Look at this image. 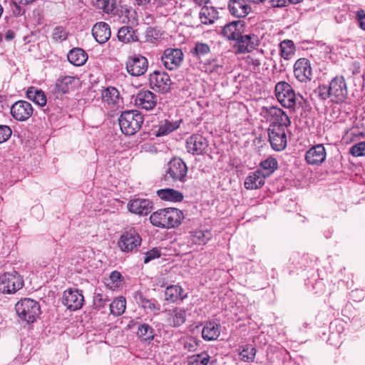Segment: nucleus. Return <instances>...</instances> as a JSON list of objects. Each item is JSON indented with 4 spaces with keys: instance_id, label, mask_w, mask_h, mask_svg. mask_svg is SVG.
<instances>
[{
    "instance_id": "obj_8",
    "label": "nucleus",
    "mask_w": 365,
    "mask_h": 365,
    "mask_svg": "<svg viewBox=\"0 0 365 365\" xmlns=\"http://www.w3.org/2000/svg\"><path fill=\"white\" fill-rule=\"evenodd\" d=\"M187 168L183 160L174 158L168 164L166 177L172 178L174 181L184 182L187 180Z\"/></svg>"
},
{
    "instance_id": "obj_25",
    "label": "nucleus",
    "mask_w": 365,
    "mask_h": 365,
    "mask_svg": "<svg viewBox=\"0 0 365 365\" xmlns=\"http://www.w3.org/2000/svg\"><path fill=\"white\" fill-rule=\"evenodd\" d=\"M220 324L213 321H209L205 322L202 327V337L207 341H215L220 336Z\"/></svg>"
},
{
    "instance_id": "obj_14",
    "label": "nucleus",
    "mask_w": 365,
    "mask_h": 365,
    "mask_svg": "<svg viewBox=\"0 0 365 365\" xmlns=\"http://www.w3.org/2000/svg\"><path fill=\"white\" fill-rule=\"evenodd\" d=\"M31 104L26 101H18L11 107L12 117L19 121H25L33 114Z\"/></svg>"
},
{
    "instance_id": "obj_46",
    "label": "nucleus",
    "mask_w": 365,
    "mask_h": 365,
    "mask_svg": "<svg viewBox=\"0 0 365 365\" xmlns=\"http://www.w3.org/2000/svg\"><path fill=\"white\" fill-rule=\"evenodd\" d=\"M68 32L63 26H56L52 33V38L54 41L61 43L66 40Z\"/></svg>"
},
{
    "instance_id": "obj_63",
    "label": "nucleus",
    "mask_w": 365,
    "mask_h": 365,
    "mask_svg": "<svg viewBox=\"0 0 365 365\" xmlns=\"http://www.w3.org/2000/svg\"><path fill=\"white\" fill-rule=\"evenodd\" d=\"M245 187L247 190L251 189V176L248 175L245 181Z\"/></svg>"
},
{
    "instance_id": "obj_4",
    "label": "nucleus",
    "mask_w": 365,
    "mask_h": 365,
    "mask_svg": "<svg viewBox=\"0 0 365 365\" xmlns=\"http://www.w3.org/2000/svg\"><path fill=\"white\" fill-rule=\"evenodd\" d=\"M289 125H270L268 129V137L273 150L282 151L285 149L287 144V132Z\"/></svg>"
},
{
    "instance_id": "obj_33",
    "label": "nucleus",
    "mask_w": 365,
    "mask_h": 365,
    "mask_svg": "<svg viewBox=\"0 0 365 365\" xmlns=\"http://www.w3.org/2000/svg\"><path fill=\"white\" fill-rule=\"evenodd\" d=\"M118 38L120 41L128 43L138 41V36L134 29L130 26H123L118 31Z\"/></svg>"
},
{
    "instance_id": "obj_7",
    "label": "nucleus",
    "mask_w": 365,
    "mask_h": 365,
    "mask_svg": "<svg viewBox=\"0 0 365 365\" xmlns=\"http://www.w3.org/2000/svg\"><path fill=\"white\" fill-rule=\"evenodd\" d=\"M275 95L278 101L287 108H293L296 104V95L292 86L284 81L275 86Z\"/></svg>"
},
{
    "instance_id": "obj_18",
    "label": "nucleus",
    "mask_w": 365,
    "mask_h": 365,
    "mask_svg": "<svg viewBox=\"0 0 365 365\" xmlns=\"http://www.w3.org/2000/svg\"><path fill=\"white\" fill-rule=\"evenodd\" d=\"M208 146L207 140L201 135H192L186 142L187 152L192 155L202 154Z\"/></svg>"
},
{
    "instance_id": "obj_24",
    "label": "nucleus",
    "mask_w": 365,
    "mask_h": 365,
    "mask_svg": "<svg viewBox=\"0 0 365 365\" xmlns=\"http://www.w3.org/2000/svg\"><path fill=\"white\" fill-rule=\"evenodd\" d=\"M228 8L230 14L237 18L245 17L250 11L246 0H230Z\"/></svg>"
},
{
    "instance_id": "obj_35",
    "label": "nucleus",
    "mask_w": 365,
    "mask_h": 365,
    "mask_svg": "<svg viewBox=\"0 0 365 365\" xmlns=\"http://www.w3.org/2000/svg\"><path fill=\"white\" fill-rule=\"evenodd\" d=\"M138 303L146 312H153L155 314H158L160 309V304L153 299H148L140 296Z\"/></svg>"
},
{
    "instance_id": "obj_54",
    "label": "nucleus",
    "mask_w": 365,
    "mask_h": 365,
    "mask_svg": "<svg viewBox=\"0 0 365 365\" xmlns=\"http://www.w3.org/2000/svg\"><path fill=\"white\" fill-rule=\"evenodd\" d=\"M160 256V252L158 249H152L151 250L146 252L143 262L145 264L148 263L150 261L158 258Z\"/></svg>"
},
{
    "instance_id": "obj_13",
    "label": "nucleus",
    "mask_w": 365,
    "mask_h": 365,
    "mask_svg": "<svg viewBox=\"0 0 365 365\" xmlns=\"http://www.w3.org/2000/svg\"><path fill=\"white\" fill-rule=\"evenodd\" d=\"M62 302L68 309L75 311L82 307L84 297L78 289H68L63 292Z\"/></svg>"
},
{
    "instance_id": "obj_43",
    "label": "nucleus",
    "mask_w": 365,
    "mask_h": 365,
    "mask_svg": "<svg viewBox=\"0 0 365 365\" xmlns=\"http://www.w3.org/2000/svg\"><path fill=\"white\" fill-rule=\"evenodd\" d=\"M91 3L94 7L107 14L112 12L114 9L111 0H91Z\"/></svg>"
},
{
    "instance_id": "obj_22",
    "label": "nucleus",
    "mask_w": 365,
    "mask_h": 365,
    "mask_svg": "<svg viewBox=\"0 0 365 365\" xmlns=\"http://www.w3.org/2000/svg\"><path fill=\"white\" fill-rule=\"evenodd\" d=\"M92 35L98 43H106L111 36L110 26L103 21L96 23L92 29Z\"/></svg>"
},
{
    "instance_id": "obj_53",
    "label": "nucleus",
    "mask_w": 365,
    "mask_h": 365,
    "mask_svg": "<svg viewBox=\"0 0 365 365\" xmlns=\"http://www.w3.org/2000/svg\"><path fill=\"white\" fill-rule=\"evenodd\" d=\"M267 134L268 131H267L266 130H262L259 135L258 137H256V138L254 140L255 145L257 146L259 148H262L263 145H266Z\"/></svg>"
},
{
    "instance_id": "obj_28",
    "label": "nucleus",
    "mask_w": 365,
    "mask_h": 365,
    "mask_svg": "<svg viewBox=\"0 0 365 365\" xmlns=\"http://www.w3.org/2000/svg\"><path fill=\"white\" fill-rule=\"evenodd\" d=\"M67 58L71 63L76 66H83L86 62L88 55L82 48H74L68 52Z\"/></svg>"
},
{
    "instance_id": "obj_61",
    "label": "nucleus",
    "mask_w": 365,
    "mask_h": 365,
    "mask_svg": "<svg viewBox=\"0 0 365 365\" xmlns=\"http://www.w3.org/2000/svg\"><path fill=\"white\" fill-rule=\"evenodd\" d=\"M135 4L140 6H147L151 0H134Z\"/></svg>"
},
{
    "instance_id": "obj_32",
    "label": "nucleus",
    "mask_w": 365,
    "mask_h": 365,
    "mask_svg": "<svg viewBox=\"0 0 365 365\" xmlns=\"http://www.w3.org/2000/svg\"><path fill=\"white\" fill-rule=\"evenodd\" d=\"M26 96L29 100L41 107L46 104L47 99L44 92L36 88H29L26 92Z\"/></svg>"
},
{
    "instance_id": "obj_41",
    "label": "nucleus",
    "mask_w": 365,
    "mask_h": 365,
    "mask_svg": "<svg viewBox=\"0 0 365 365\" xmlns=\"http://www.w3.org/2000/svg\"><path fill=\"white\" fill-rule=\"evenodd\" d=\"M137 334L143 341L152 340L154 338V329L148 324H142L138 327Z\"/></svg>"
},
{
    "instance_id": "obj_49",
    "label": "nucleus",
    "mask_w": 365,
    "mask_h": 365,
    "mask_svg": "<svg viewBox=\"0 0 365 365\" xmlns=\"http://www.w3.org/2000/svg\"><path fill=\"white\" fill-rule=\"evenodd\" d=\"M315 93L322 100H327L330 98L331 99V92L329 91V85L319 86L315 91Z\"/></svg>"
},
{
    "instance_id": "obj_40",
    "label": "nucleus",
    "mask_w": 365,
    "mask_h": 365,
    "mask_svg": "<svg viewBox=\"0 0 365 365\" xmlns=\"http://www.w3.org/2000/svg\"><path fill=\"white\" fill-rule=\"evenodd\" d=\"M179 125L180 124L178 121H169L166 120L161 122L157 131V136L166 135L170 132L176 130Z\"/></svg>"
},
{
    "instance_id": "obj_19",
    "label": "nucleus",
    "mask_w": 365,
    "mask_h": 365,
    "mask_svg": "<svg viewBox=\"0 0 365 365\" xmlns=\"http://www.w3.org/2000/svg\"><path fill=\"white\" fill-rule=\"evenodd\" d=\"M157 103L156 96L150 91H140L135 98V105L146 110H152Z\"/></svg>"
},
{
    "instance_id": "obj_21",
    "label": "nucleus",
    "mask_w": 365,
    "mask_h": 365,
    "mask_svg": "<svg viewBox=\"0 0 365 365\" xmlns=\"http://www.w3.org/2000/svg\"><path fill=\"white\" fill-rule=\"evenodd\" d=\"M152 202L148 199L137 198L131 200L128 203V210L134 214L139 215H146L152 210Z\"/></svg>"
},
{
    "instance_id": "obj_62",
    "label": "nucleus",
    "mask_w": 365,
    "mask_h": 365,
    "mask_svg": "<svg viewBox=\"0 0 365 365\" xmlns=\"http://www.w3.org/2000/svg\"><path fill=\"white\" fill-rule=\"evenodd\" d=\"M14 36H15L14 33L12 31L9 30V31H7V32L6 34L5 38L6 41H11L14 38Z\"/></svg>"
},
{
    "instance_id": "obj_59",
    "label": "nucleus",
    "mask_w": 365,
    "mask_h": 365,
    "mask_svg": "<svg viewBox=\"0 0 365 365\" xmlns=\"http://www.w3.org/2000/svg\"><path fill=\"white\" fill-rule=\"evenodd\" d=\"M357 20L360 28L365 31V13L364 11L357 13Z\"/></svg>"
},
{
    "instance_id": "obj_10",
    "label": "nucleus",
    "mask_w": 365,
    "mask_h": 365,
    "mask_svg": "<svg viewBox=\"0 0 365 365\" xmlns=\"http://www.w3.org/2000/svg\"><path fill=\"white\" fill-rule=\"evenodd\" d=\"M141 238L134 228H130L121 235L118 245L123 252H130L140 245Z\"/></svg>"
},
{
    "instance_id": "obj_48",
    "label": "nucleus",
    "mask_w": 365,
    "mask_h": 365,
    "mask_svg": "<svg viewBox=\"0 0 365 365\" xmlns=\"http://www.w3.org/2000/svg\"><path fill=\"white\" fill-rule=\"evenodd\" d=\"M350 153L355 157L365 156V142H360L350 148Z\"/></svg>"
},
{
    "instance_id": "obj_12",
    "label": "nucleus",
    "mask_w": 365,
    "mask_h": 365,
    "mask_svg": "<svg viewBox=\"0 0 365 365\" xmlns=\"http://www.w3.org/2000/svg\"><path fill=\"white\" fill-rule=\"evenodd\" d=\"M148 67V60L143 56L129 57L126 61L127 71L133 76H140L144 74Z\"/></svg>"
},
{
    "instance_id": "obj_27",
    "label": "nucleus",
    "mask_w": 365,
    "mask_h": 365,
    "mask_svg": "<svg viewBox=\"0 0 365 365\" xmlns=\"http://www.w3.org/2000/svg\"><path fill=\"white\" fill-rule=\"evenodd\" d=\"M186 297L187 294H184L183 289L177 284L168 286L165 291V299L170 302L182 300Z\"/></svg>"
},
{
    "instance_id": "obj_37",
    "label": "nucleus",
    "mask_w": 365,
    "mask_h": 365,
    "mask_svg": "<svg viewBox=\"0 0 365 365\" xmlns=\"http://www.w3.org/2000/svg\"><path fill=\"white\" fill-rule=\"evenodd\" d=\"M281 56L288 60L295 53V46L292 41L284 40L279 43Z\"/></svg>"
},
{
    "instance_id": "obj_55",
    "label": "nucleus",
    "mask_w": 365,
    "mask_h": 365,
    "mask_svg": "<svg viewBox=\"0 0 365 365\" xmlns=\"http://www.w3.org/2000/svg\"><path fill=\"white\" fill-rule=\"evenodd\" d=\"M251 354V351L250 349V345L247 344L244 346H242L239 349V356L240 359L244 361H248L250 359V355Z\"/></svg>"
},
{
    "instance_id": "obj_6",
    "label": "nucleus",
    "mask_w": 365,
    "mask_h": 365,
    "mask_svg": "<svg viewBox=\"0 0 365 365\" xmlns=\"http://www.w3.org/2000/svg\"><path fill=\"white\" fill-rule=\"evenodd\" d=\"M23 286L21 277L15 271L0 276V292L4 294L15 293Z\"/></svg>"
},
{
    "instance_id": "obj_15",
    "label": "nucleus",
    "mask_w": 365,
    "mask_h": 365,
    "mask_svg": "<svg viewBox=\"0 0 365 365\" xmlns=\"http://www.w3.org/2000/svg\"><path fill=\"white\" fill-rule=\"evenodd\" d=\"M294 75L300 82L304 83L311 81L312 70L309 61L304 58L298 59L294 65Z\"/></svg>"
},
{
    "instance_id": "obj_44",
    "label": "nucleus",
    "mask_w": 365,
    "mask_h": 365,
    "mask_svg": "<svg viewBox=\"0 0 365 365\" xmlns=\"http://www.w3.org/2000/svg\"><path fill=\"white\" fill-rule=\"evenodd\" d=\"M209 356L206 353L193 355L188 359V365H207L209 361Z\"/></svg>"
},
{
    "instance_id": "obj_5",
    "label": "nucleus",
    "mask_w": 365,
    "mask_h": 365,
    "mask_svg": "<svg viewBox=\"0 0 365 365\" xmlns=\"http://www.w3.org/2000/svg\"><path fill=\"white\" fill-rule=\"evenodd\" d=\"M262 120L270 122L271 125H290L291 121L288 115L279 108L276 106H263L259 110Z\"/></svg>"
},
{
    "instance_id": "obj_57",
    "label": "nucleus",
    "mask_w": 365,
    "mask_h": 365,
    "mask_svg": "<svg viewBox=\"0 0 365 365\" xmlns=\"http://www.w3.org/2000/svg\"><path fill=\"white\" fill-rule=\"evenodd\" d=\"M20 4H19V1H18L17 0H12L10 2V6L11 7L12 13L16 16H20L24 13Z\"/></svg>"
},
{
    "instance_id": "obj_56",
    "label": "nucleus",
    "mask_w": 365,
    "mask_h": 365,
    "mask_svg": "<svg viewBox=\"0 0 365 365\" xmlns=\"http://www.w3.org/2000/svg\"><path fill=\"white\" fill-rule=\"evenodd\" d=\"M121 274L119 272L114 271L110 275L109 280L112 282L113 284L110 285V283H108V286H110L111 288H115L119 286L120 284V279Z\"/></svg>"
},
{
    "instance_id": "obj_20",
    "label": "nucleus",
    "mask_w": 365,
    "mask_h": 365,
    "mask_svg": "<svg viewBox=\"0 0 365 365\" xmlns=\"http://www.w3.org/2000/svg\"><path fill=\"white\" fill-rule=\"evenodd\" d=\"M327 153L322 144H318L309 148L305 155V160L309 165L322 164L326 159Z\"/></svg>"
},
{
    "instance_id": "obj_16",
    "label": "nucleus",
    "mask_w": 365,
    "mask_h": 365,
    "mask_svg": "<svg viewBox=\"0 0 365 365\" xmlns=\"http://www.w3.org/2000/svg\"><path fill=\"white\" fill-rule=\"evenodd\" d=\"M150 85L153 89L166 93L170 88V76L165 72L154 71L150 75Z\"/></svg>"
},
{
    "instance_id": "obj_51",
    "label": "nucleus",
    "mask_w": 365,
    "mask_h": 365,
    "mask_svg": "<svg viewBox=\"0 0 365 365\" xmlns=\"http://www.w3.org/2000/svg\"><path fill=\"white\" fill-rule=\"evenodd\" d=\"M108 301L107 298L101 294H96L93 298V305L96 309H101L104 307Z\"/></svg>"
},
{
    "instance_id": "obj_11",
    "label": "nucleus",
    "mask_w": 365,
    "mask_h": 365,
    "mask_svg": "<svg viewBox=\"0 0 365 365\" xmlns=\"http://www.w3.org/2000/svg\"><path fill=\"white\" fill-rule=\"evenodd\" d=\"M183 60V53L179 48H167L161 57L163 65L168 70L178 68Z\"/></svg>"
},
{
    "instance_id": "obj_39",
    "label": "nucleus",
    "mask_w": 365,
    "mask_h": 365,
    "mask_svg": "<svg viewBox=\"0 0 365 365\" xmlns=\"http://www.w3.org/2000/svg\"><path fill=\"white\" fill-rule=\"evenodd\" d=\"M125 299L123 297L114 299L109 305L110 313L114 316H120L125 309Z\"/></svg>"
},
{
    "instance_id": "obj_47",
    "label": "nucleus",
    "mask_w": 365,
    "mask_h": 365,
    "mask_svg": "<svg viewBox=\"0 0 365 365\" xmlns=\"http://www.w3.org/2000/svg\"><path fill=\"white\" fill-rule=\"evenodd\" d=\"M267 176H264L261 173L260 170H257L252 174V189H257L261 187L264 184V180Z\"/></svg>"
},
{
    "instance_id": "obj_9",
    "label": "nucleus",
    "mask_w": 365,
    "mask_h": 365,
    "mask_svg": "<svg viewBox=\"0 0 365 365\" xmlns=\"http://www.w3.org/2000/svg\"><path fill=\"white\" fill-rule=\"evenodd\" d=\"M329 91L331 95V101L335 103L343 102L347 96V87L344 78L337 76L332 78L329 83Z\"/></svg>"
},
{
    "instance_id": "obj_64",
    "label": "nucleus",
    "mask_w": 365,
    "mask_h": 365,
    "mask_svg": "<svg viewBox=\"0 0 365 365\" xmlns=\"http://www.w3.org/2000/svg\"><path fill=\"white\" fill-rule=\"evenodd\" d=\"M17 1H19V4H21L22 5H27L29 4L32 3L34 0H17Z\"/></svg>"
},
{
    "instance_id": "obj_60",
    "label": "nucleus",
    "mask_w": 365,
    "mask_h": 365,
    "mask_svg": "<svg viewBox=\"0 0 365 365\" xmlns=\"http://www.w3.org/2000/svg\"><path fill=\"white\" fill-rule=\"evenodd\" d=\"M273 7H283L287 6V0H271Z\"/></svg>"
},
{
    "instance_id": "obj_52",
    "label": "nucleus",
    "mask_w": 365,
    "mask_h": 365,
    "mask_svg": "<svg viewBox=\"0 0 365 365\" xmlns=\"http://www.w3.org/2000/svg\"><path fill=\"white\" fill-rule=\"evenodd\" d=\"M11 130L7 125H0V143L6 142L11 135Z\"/></svg>"
},
{
    "instance_id": "obj_2",
    "label": "nucleus",
    "mask_w": 365,
    "mask_h": 365,
    "mask_svg": "<svg viewBox=\"0 0 365 365\" xmlns=\"http://www.w3.org/2000/svg\"><path fill=\"white\" fill-rule=\"evenodd\" d=\"M143 116L137 110H127L121 113L118 121L121 131L126 135L136 133L143 123Z\"/></svg>"
},
{
    "instance_id": "obj_42",
    "label": "nucleus",
    "mask_w": 365,
    "mask_h": 365,
    "mask_svg": "<svg viewBox=\"0 0 365 365\" xmlns=\"http://www.w3.org/2000/svg\"><path fill=\"white\" fill-rule=\"evenodd\" d=\"M251 42V36L250 35H244L241 34V36L239 37L238 39H236V43L235 47L237 48V51L240 53H245L250 52L249 46Z\"/></svg>"
},
{
    "instance_id": "obj_34",
    "label": "nucleus",
    "mask_w": 365,
    "mask_h": 365,
    "mask_svg": "<svg viewBox=\"0 0 365 365\" xmlns=\"http://www.w3.org/2000/svg\"><path fill=\"white\" fill-rule=\"evenodd\" d=\"M102 100L108 105H115L119 101V92L114 87H108L102 91Z\"/></svg>"
},
{
    "instance_id": "obj_50",
    "label": "nucleus",
    "mask_w": 365,
    "mask_h": 365,
    "mask_svg": "<svg viewBox=\"0 0 365 365\" xmlns=\"http://www.w3.org/2000/svg\"><path fill=\"white\" fill-rule=\"evenodd\" d=\"M146 39L148 41L155 43V41L158 40L161 37V33L160 31L155 28H149L146 31Z\"/></svg>"
},
{
    "instance_id": "obj_58",
    "label": "nucleus",
    "mask_w": 365,
    "mask_h": 365,
    "mask_svg": "<svg viewBox=\"0 0 365 365\" xmlns=\"http://www.w3.org/2000/svg\"><path fill=\"white\" fill-rule=\"evenodd\" d=\"M220 68V66L215 60L205 65V71L209 73L217 72Z\"/></svg>"
},
{
    "instance_id": "obj_26",
    "label": "nucleus",
    "mask_w": 365,
    "mask_h": 365,
    "mask_svg": "<svg viewBox=\"0 0 365 365\" xmlns=\"http://www.w3.org/2000/svg\"><path fill=\"white\" fill-rule=\"evenodd\" d=\"M78 83V78L66 76L58 79L56 88L58 91L62 93H66L73 90Z\"/></svg>"
},
{
    "instance_id": "obj_23",
    "label": "nucleus",
    "mask_w": 365,
    "mask_h": 365,
    "mask_svg": "<svg viewBox=\"0 0 365 365\" xmlns=\"http://www.w3.org/2000/svg\"><path fill=\"white\" fill-rule=\"evenodd\" d=\"M244 21H234L224 26L222 34L228 39L236 40L238 39L244 32Z\"/></svg>"
},
{
    "instance_id": "obj_45",
    "label": "nucleus",
    "mask_w": 365,
    "mask_h": 365,
    "mask_svg": "<svg viewBox=\"0 0 365 365\" xmlns=\"http://www.w3.org/2000/svg\"><path fill=\"white\" fill-rule=\"evenodd\" d=\"M199 341L193 336H185L182 339L183 347L189 351H195L199 346Z\"/></svg>"
},
{
    "instance_id": "obj_36",
    "label": "nucleus",
    "mask_w": 365,
    "mask_h": 365,
    "mask_svg": "<svg viewBox=\"0 0 365 365\" xmlns=\"http://www.w3.org/2000/svg\"><path fill=\"white\" fill-rule=\"evenodd\" d=\"M277 160L274 158L269 157L259 163V170H261V173L264 176L268 177L277 170Z\"/></svg>"
},
{
    "instance_id": "obj_30",
    "label": "nucleus",
    "mask_w": 365,
    "mask_h": 365,
    "mask_svg": "<svg viewBox=\"0 0 365 365\" xmlns=\"http://www.w3.org/2000/svg\"><path fill=\"white\" fill-rule=\"evenodd\" d=\"M158 196L164 200L171 202H180L183 200V195L174 189H160L157 191Z\"/></svg>"
},
{
    "instance_id": "obj_29",
    "label": "nucleus",
    "mask_w": 365,
    "mask_h": 365,
    "mask_svg": "<svg viewBox=\"0 0 365 365\" xmlns=\"http://www.w3.org/2000/svg\"><path fill=\"white\" fill-rule=\"evenodd\" d=\"M212 235L209 230H197L189 232V237L195 245H205L212 238Z\"/></svg>"
},
{
    "instance_id": "obj_38",
    "label": "nucleus",
    "mask_w": 365,
    "mask_h": 365,
    "mask_svg": "<svg viewBox=\"0 0 365 365\" xmlns=\"http://www.w3.org/2000/svg\"><path fill=\"white\" fill-rule=\"evenodd\" d=\"M210 52V48L208 44L202 42H196L195 46L190 50L192 57L197 59H201Z\"/></svg>"
},
{
    "instance_id": "obj_17",
    "label": "nucleus",
    "mask_w": 365,
    "mask_h": 365,
    "mask_svg": "<svg viewBox=\"0 0 365 365\" xmlns=\"http://www.w3.org/2000/svg\"><path fill=\"white\" fill-rule=\"evenodd\" d=\"M167 324L172 327H178L186 321V310L182 307L165 309L163 312Z\"/></svg>"
},
{
    "instance_id": "obj_3",
    "label": "nucleus",
    "mask_w": 365,
    "mask_h": 365,
    "mask_svg": "<svg viewBox=\"0 0 365 365\" xmlns=\"http://www.w3.org/2000/svg\"><path fill=\"white\" fill-rule=\"evenodd\" d=\"M15 309L19 318L29 324L36 321L40 314L38 303L29 298L19 301L16 304Z\"/></svg>"
},
{
    "instance_id": "obj_31",
    "label": "nucleus",
    "mask_w": 365,
    "mask_h": 365,
    "mask_svg": "<svg viewBox=\"0 0 365 365\" xmlns=\"http://www.w3.org/2000/svg\"><path fill=\"white\" fill-rule=\"evenodd\" d=\"M218 17V11L212 6H203L200 11V19L204 24H211Z\"/></svg>"
},
{
    "instance_id": "obj_1",
    "label": "nucleus",
    "mask_w": 365,
    "mask_h": 365,
    "mask_svg": "<svg viewBox=\"0 0 365 365\" xmlns=\"http://www.w3.org/2000/svg\"><path fill=\"white\" fill-rule=\"evenodd\" d=\"M181 210L168 207L160 209L150 216V221L153 225L161 228H172L178 226L183 219Z\"/></svg>"
}]
</instances>
